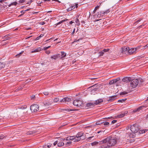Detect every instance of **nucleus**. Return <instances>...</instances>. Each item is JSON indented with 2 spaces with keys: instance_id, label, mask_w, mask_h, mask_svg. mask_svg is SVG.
Listing matches in <instances>:
<instances>
[{
  "instance_id": "nucleus-55",
  "label": "nucleus",
  "mask_w": 148,
  "mask_h": 148,
  "mask_svg": "<svg viewBox=\"0 0 148 148\" xmlns=\"http://www.w3.org/2000/svg\"><path fill=\"white\" fill-rule=\"evenodd\" d=\"M65 21V20H62V21H61L58 22V23H57V25H59V24H60L61 23H63V22H64Z\"/></svg>"
},
{
  "instance_id": "nucleus-3",
  "label": "nucleus",
  "mask_w": 148,
  "mask_h": 148,
  "mask_svg": "<svg viewBox=\"0 0 148 148\" xmlns=\"http://www.w3.org/2000/svg\"><path fill=\"white\" fill-rule=\"evenodd\" d=\"M128 128H130L131 131L134 133H136L139 130L138 125L137 124H134L133 125L128 126Z\"/></svg>"
},
{
  "instance_id": "nucleus-53",
  "label": "nucleus",
  "mask_w": 148,
  "mask_h": 148,
  "mask_svg": "<svg viewBox=\"0 0 148 148\" xmlns=\"http://www.w3.org/2000/svg\"><path fill=\"white\" fill-rule=\"evenodd\" d=\"M72 143V142H71V141H69V142H67L66 143V145H70Z\"/></svg>"
},
{
  "instance_id": "nucleus-44",
  "label": "nucleus",
  "mask_w": 148,
  "mask_h": 148,
  "mask_svg": "<svg viewBox=\"0 0 148 148\" xmlns=\"http://www.w3.org/2000/svg\"><path fill=\"white\" fill-rule=\"evenodd\" d=\"M110 49H104L103 50V51L104 52H106L108 51Z\"/></svg>"
},
{
  "instance_id": "nucleus-13",
  "label": "nucleus",
  "mask_w": 148,
  "mask_h": 148,
  "mask_svg": "<svg viewBox=\"0 0 148 148\" xmlns=\"http://www.w3.org/2000/svg\"><path fill=\"white\" fill-rule=\"evenodd\" d=\"M37 132L36 131H29L27 133V134L28 135H34L37 134Z\"/></svg>"
},
{
  "instance_id": "nucleus-35",
  "label": "nucleus",
  "mask_w": 148,
  "mask_h": 148,
  "mask_svg": "<svg viewBox=\"0 0 148 148\" xmlns=\"http://www.w3.org/2000/svg\"><path fill=\"white\" fill-rule=\"evenodd\" d=\"M104 123L102 121H98V122H97L96 123V125H100V124H101L102 123Z\"/></svg>"
},
{
  "instance_id": "nucleus-11",
  "label": "nucleus",
  "mask_w": 148,
  "mask_h": 148,
  "mask_svg": "<svg viewBox=\"0 0 148 148\" xmlns=\"http://www.w3.org/2000/svg\"><path fill=\"white\" fill-rule=\"evenodd\" d=\"M120 79L119 77H118L116 79H114L111 81L109 83V84L110 85H112L114 84L116 82L119 81Z\"/></svg>"
},
{
  "instance_id": "nucleus-46",
  "label": "nucleus",
  "mask_w": 148,
  "mask_h": 148,
  "mask_svg": "<svg viewBox=\"0 0 148 148\" xmlns=\"http://www.w3.org/2000/svg\"><path fill=\"white\" fill-rule=\"evenodd\" d=\"M23 53V52H20V53L19 54L16 55V56L17 57H18L19 56H21V55Z\"/></svg>"
},
{
  "instance_id": "nucleus-20",
  "label": "nucleus",
  "mask_w": 148,
  "mask_h": 148,
  "mask_svg": "<svg viewBox=\"0 0 148 148\" xmlns=\"http://www.w3.org/2000/svg\"><path fill=\"white\" fill-rule=\"evenodd\" d=\"M41 49L40 47H38L36 49H35L34 50H33L31 52L32 53H33L34 52H39L40 51H41Z\"/></svg>"
},
{
  "instance_id": "nucleus-37",
  "label": "nucleus",
  "mask_w": 148,
  "mask_h": 148,
  "mask_svg": "<svg viewBox=\"0 0 148 148\" xmlns=\"http://www.w3.org/2000/svg\"><path fill=\"white\" fill-rule=\"evenodd\" d=\"M99 8V6H96L95 9L93 11V12L94 13H95V12H96L97 10Z\"/></svg>"
},
{
  "instance_id": "nucleus-8",
  "label": "nucleus",
  "mask_w": 148,
  "mask_h": 148,
  "mask_svg": "<svg viewBox=\"0 0 148 148\" xmlns=\"http://www.w3.org/2000/svg\"><path fill=\"white\" fill-rule=\"evenodd\" d=\"M84 134V133L82 132H78L75 135V137L80 140L81 137L83 136Z\"/></svg>"
},
{
  "instance_id": "nucleus-17",
  "label": "nucleus",
  "mask_w": 148,
  "mask_h": 148,
  "mask_svg": "<svg viewBox=\"0 0 148 148\" xmlns=\"http://www.w3.org/2000/svg\"><path fill=\"white\" fill-rule=\"evenodd\" d=\"M10 36L9 34H8L7 35H5L4 36L3 38H4V40H3V41H5L7 40H8L10 39L11 38L10 37H9Z\"/></svg>"
},
{
  "instance_id": "nucleus-18",
  "label": "nucleus",
  "mask_w": 148,
  "mask_h": 148,
  "mask_svg": "<svg viewBox=\"0 0 148 148\" xmlns=\"http://www.w3.org/2000/svg\"><path fill=\"white\" fill-rule=\"evenodd\" d=\"M103 101V100L102 99H100L96 100L94 102V104L97 105L100 103L102 102Z\"/></svg>"
},
{
  "instance_id": "nucleus-26",
  "label": "nucleus",
  "mask_w": 148,
  "mask_h": 148,
  "mask_svg": "<svg viewBox=\"0 0 148 148\" xmlns=\"http://www.w3.org/2000/svg\"><path fill=\"white\" fill-rule=\"evenodd\" d=\"M64 145V143L62 141L58 142L57 145L59 147H61L63 146Z\"/></svg>"
},
{
  "instance_id": "nucleus-2",
  "label": "nucleus",
  "mask_w": 148,
  "mask_h": 148,
  "mask_svg": "<svg viewBox=\"0 0 148 148\" xmlns=\"http://www.w3.org/2000/svg\"><path fill=\"white\" fill-rule=\"evenodd\" d=\"M144 81V80L141 78H139L138 79H133L131 80L130 85L133 88H136L139 84L140 85Z\"/></svg>"
},
{
  "instance_id": "nucleus-45",
  "label": "nucleus",
  "mask_w": 148,
  "mask_h": 148,
  "mask_svg": "<svg viewBox=\"0 0 148 148\" xmlns=\"http://www.w3.org/2000/svg\"><path fill=\"white\" fill-rule=\"evenodd\" d=\"M25 0H19L18 2L20 3H22L25 2Z\"/></svg>"
},
{
  "instance_id": "nucleus-22",
  "label": "nucleus",
  "mask_w": 148,
  "mask_h": 148,
  "mask_svg": "<svg viewBox=\"0 0 148 148\" xmlns=\"http://www.w3.org/2000/svg\"><path fill=\"white\" fill-rule=\"evenodd\" d=\"M100 142H97V141H95L94 142H92L91 143V144L92 146H95L97 145L99 143V144H100Z\"/></svg>"
},
{
  "instance_id": "nucleus-48",
  "label": "nucleus",
  "mask_w": 148,
  "mask_h": 148,
  "mask_svg": "<svg viewBox=\"0 0 148 148\" xmlns=\"http://www.w3.org/2000/svg\"><path fill=\"white\" fill-rule=\"evenodd\" d=\"M139 133H145V131L144 130H140L139 131Z\"/></svg>"
},
{
  "instance_id": "nucleus-31",
  "label": "nucleus",
  "mask_w": 148,
  "mask_h": 148,
  "mask_svg": "<svg viewBox=\"0 0 148 148\" xmlns=\"http://www.w3.org/2000/svg\"><path fill=\"white\" fill-rule=\"evenodd\" d=\"M94 139H95V138H94V136H90V137L88 138H87V140L88 141H89L91 140H93Z\"/></svg>"
},
{
  "instance_id": "nucleus-61",
  "label": "nucleus",
  "mask_w": 148,
  "mask_h": 148,
  "mask_svg": "<svg viewBox=\"0 0 148 148\" xmlns=\"http://www.w3.org/2000/svg\"><path fill=\"white\" fill-rule=\"evenodd\" d=\"M31 97V99H32L35 98V96L34 95H32V96Z\"/></svg>"
},
{
  "instance_id": "nucleus-47",
  "label": "nucleus",
  "mask_w": 148,
  "mask_h": 148,
  "mask_svg": "<svg viewBox=\"0 0 148 148\" xmlns=\"http://www.w3.org/2000/svg\"><path fill=\"white\" fill-rule=\"evenodd\" d=\"M43 93L45 95H49V92H43Z\"/></svg>"
},
{
  "instance_id": "nucleus-42",
  "label": "nucleus",
  "mask_w": 148,
  "mask_h": 148,
  "mask_svg": "<svg viewBox=\"0 0 148 148\" xmlns=\"http://www.w3.org/2000/svg\"><path fill=\"white\" fill-rule=\"evenodd\" d=\"M103 124L105 125L108 126L109 125V123L108 122H104Z\"/></svg>"
},
{
  "instance_id": "nucleus-23",
  "label": "nucleus",
  "mask_w": 148,
  "mask_h": 148,
  "mask_svg": "<svg viewBox=\"0 0 148 148\" xmlns=\"http://www.w3.org/2000/svg\"><path fill=\"white\" fill-rule=\"evenodd\" d=\"M58 54H57L56 55H54L53 56H52L51 57V59H54L56 60L57 58H59V56Z\"/></svg>"
},
{
  "instance_id": "nucleus-51",
  "label": "nucleus",
  "mask_w": 148,
  "mask_h": 148,
  "mask_svg": "<svg viewBox=\"0 0 148 148\" xmlns=\"http://www.w3.org/2000/svg\"><path fill=\"white\" fill-rule=\"evenodd\" d=\"M140 47H141L140 46H139L137 47L136 48H134V49H136V51L138 49H140Z\"/></svg>"
},
{
  "instance_id": "nucleus-14",
  "label": "nucleus",
  "mask_w": 148,
  "mask_h": 148,
  "mask_svg": "<svg viewBox=\"0 0 148 148\" xmlns=\"http://www.w3.org/2000/svg\"><path fill=\"white\" fill-rule=\"evenodd\" d=\"M91 87L93 88H92V89L94 90L95 91L96 90L100 87V85L98 84H96L93 85L92 86H91Z\"/></svg>"
},
{
  "instance_id": "nucleus-32",
  "label": "nucleus",
  "mask_w": 148,
  "mask_h": 148,
  "mask_svg": "<svg viewBox=\"0 0 148 148\" xmlns=\"http://www.w3.org/2000/svg\"><path fill=\"white\" fill-rule=\"evenodd\" d=\"M73 140H74V142H78L80 140L78 139L76 137L75 138V136H74V138L73 139Z\"/></svg>"
},
{
  "instance_id": "nucleus-19",
  "label": "nucleus",
  "mask_w": 148,
  "mask_h": 148,
  "mask_svg": "<svg viewBox=\"0 0 148 148\" xmlns=\"http://www.w3.org/2000/svg\"><path fill=\"white\" fill-rule=\"evenodd\" d=\"M94 103H89L86 104V106L88 107L92 108L94 106Z\"/></svg>"
},
{
  "instance_id": "nucleus-52",
  "label": "nucleus",
  "mask_w": 148,
  "mask_h": 148,
  "mask_svg": "<svg viewBox=\"0 0 148 148\" xmlns=\"http://www.w3.org/2000/svg\"><path fill=\"white\" fill-rule=\"evenodd\" d=\"M72 10V9H71V8L70 7L69 8H68V9H67V11L69 12L71 10Z\"/></svg>"
},
{
  "instance_id": "nucleus-63",
  "label": "nucleus",
  "mask_w": 148,
  "mask_h": 148,
  "mask_svg": "<svg viewBox=\"0 0 148 148\" xmlns=\"http://www.w3.org/2000/svg\"><path fill=\"white\" fill-rule=\"evenodd\" d=\"M142 20V19L141 18H140V19H138V20L137 21H136V22H137V23L139 22H140V21H141Z\"/></svg>"
},
{
  "instance_id": "nucleus-30",
  "label": "nucleus",
  "mask_w": 148,
  "mask_h": 148,
  "mask_svg": "<svg viewBox=\"0 0 148 148\" xmlns=\"http://www.w3.org/2000/svg\"><path fill=\"white\" fill-rule=\"evenodd\" d=\"M27 107V106L26 105H25L24 106H20L18 107V108L20 109H24L26 108Z\"/></svg>"
},
{
  "instance_id": "nucleus-29",
  "label": "nucleus",
  "mask_w": 148,
  "mask_h": 148,
  "mask_svg": "<svg viewBox=\"0 0 148 148\" xmlns=\"http://www.w3.org/2000/svg\"><path fill=\"white\" fill-rule=\"evenodd\" d=\"M5 66V64L3 62H0V69L4 68Z\"/></svg>"
},
{
  "instance_id": "nucleus-62",
  "label": "nucleus",
  "mask_w": 148,
  "mask_h": 148,
  "mask_svg": "<svg viewBox=\"0 0 148 148\" xmlns=\"http://www.w3.org/2000/svg\"><path fill=\"white\" fill-rule=\"evenodd\" d=\"M45 24V23L44 22H41L40 23V24L41 25H43Z\"/></svg>"
},
{
  "instance_id": "nucleus-5",
  "label": "nucleus",
  "mask_w": 148,
  "mask_h": 148,
  "mask_svg": "<svg viewBox=\"0 0 148 148\" xmlns=\"http://www.w3.org/2000/svg\"><path fill=\"white\" fill-rule=\"evenodd\" d=\"M73 103L74 106L79 107L82 105L83 103V102L81 99H76L73 101Z\"/></svg>"
},
{
  "instance_id": "nucleus-43",
  "label": "nucleus",
  "mask_w": 148,
  "mask_h": 148,
  "mask_svg": "<svg viewBox=\"0 0 148 148\" xmlns=\"http://www.w3.org/2000/svg\"><path fill=\"white\" fill-rule=\"evenodd\" d=\"M25 12V11L24 10H22L21 12V14L20 15V16H21L22 15H23Z\"/></svg>"
},
{
  "instance_id": "nucleus-25",
  "label": "nucleus",
  "mask_w": 148,
  "mask_h": 148,
  "mask_svg": "<svg viewBox=\"0 0 148 148\" xmlns=\"http://www.w3.org/2000/svg\"><path fill=\"white\" fill-rule=\"evenodd\" d=\"M143 107L142 106L140 107H139L133 110V112H136L139 111L140 110H141L142 108Z\"/></svg>"
},
{
  "instance_id": "nucleus-6",
  "label": "nucleus",
  "mask_w": 148,
  "mask_h": 148,
  "mask_svg": "<svg viewBox=\"0 0 148 148\" xmlns=\"http://www.w3.org/2000/svg\"><path fill=\"white\" fill-rule=\"evenodd\" d=\"M127 53L129 55H131L135 53H136V49L134 48H131L130 49L129 47Z\"/></svg>"
},
{
  "instance_id": "nucleus-7",
  "label": "nucleus",
  "mask_w": 148,
  "mask_h": 148,
  "mask_svg": "<svg viewBox=\"0 0 148 148\" xmlns=\"http://www.w3.org/2000/svg\"><path fill=\"white\" fill-rule=\"evenodd\" d=\"M71 99L68 97H65L60 101V102H64L65 103L70 102L71 101Z\"/></svg>"
},
{
  "instance_id": "nucleus-40",
  "label": "nucleus",
  "mask_w": 148,
  "mask_h": 148,
  "mask_svg": "<svg viewBox=\"0 0 148 148\" xmlns=\"http://www.w3.org/2000/svg\"><path fill=\"white\" fill-rule=\"evenodd\" d=\"M100 15H105L106 14L105 13V11H102L100 12Z\"/></svg>"
},
{
  "instance_id": "nucleus-16",
  "label": "nucleus",
  "mask_w": 148,
  "mask_h": 148,
  "mask_svg": "<svg viewBox=\"0 0 148 148\" xmlns=\"http://www.w3.org/2000/svg\"><path fill=\"white\" fill-rule=\"evenodd\" d=\"M122 81L125 82H129L131 81V78L130 77H126L122 79Z\"/></svg>"
},
{
  "instance_id": "nucleus-10",
  "label": "nucleus",
  "mask_w": 148,
  "mask_h": 148,
  "mask_svg": "<svg viewBox=\"0 0 148 148\" xmlns=\"http://www.w3.org/2000/svg\"><path fill=\"white\" fill-rule=\"evenodd\" d=\"M58 54L59 55V58L60 59L64 58L66 55V53L63 51L61 52L60 53Z\"/></svg>"
},
{
  "instance_id": "nucleus-41",
  "label": "nucleus",
  "mask_w": 148,
  "mask_h": 148,
  "mask_svg": "<svg viewBox=\"0 0 148 148\" xmlns=\"http://www.w3.org/2000/svg\"><path fill=\"white\" fill-rule=\"evenodd\" d=\"M59 100V98H55L53 100V101L54 102H57Z\"/></svg>"
},
{
  "instance_id": "nucleus-4",
  "label": "nucleus",
  "mask_w": 148,
  "mask_h": 148,
  "mask_svg": "<svg viewBox=\"0 0 148 148\" xmlns=\"http://www.w3.org/2000/svg\"><path fill=\"white\" fill-rule=\"evenodd\" d=\"M30 109L32 112H35L39 110V106L37 104H34L30 106Z\"/></svg>"
},
{
  "instance_id": "nucleus-9",
  "label": "nucleus",
  "mask_w": 148,
  "mask_h": 148,
  "mask_svg": "<svg viewBox=\"0 0 148 148\" xmlns=\"http://www.w3.org/2000/svg\"><path fill=\"white\" fill-rule=\"evenodd\" d=\"M122 50L121 52L123 53H128L129 47H124L122 48Z\"/></svg>"
},
{
  "instance_id": "nucleus-34",
  "label": "nucleus",
  "mask_w": 148,
  "mask_h": 148,
  "mask_svg": "<svg viewBox=\"0 0 148 148\" xmlns=\"http://www.w3.org/2000/svg\"><path fill=\"white\" fill-rule=\"evenodd\" d=\"M128 93V92L126 91H123L122 92H121L120 93V95H125V94H126Z\"/></svg>"
},
{
  "instance_id": "nucleus-21",
  "label": "nucleus",
  "mask_w": 148,
  "mask_h": 148,
  "mask_svg": "<svg viewBox=\"0 0 148 148\" xmlns=\"http://www.w3.org/2000/svg\"><path fill=\"white\" fill-rule=\"evenodd\" d=\"M52 144L50 143H48L47 145H45L43 146V148H49L51 146Z\"/></svg>"
},
{
  "instance_id": "nucleus-39",
  "label": "nucleus",
  "mask_w": 148,
  "mask_h": 148,
  "mask_svg": "<svg viewBox=\"0 0 148 148\" xmlns=\"http://www.w3.org/2000/svg\"><path fill=\"white\" fill-rule=\"evenodd\" d=\"M43 36H44V35H43V34H41L40 35V36H39L38 37H37L36 38V40H39L40 39V38L41 37H42Z\"/></svg>"
},
{
  "instance_id": "nucleus-38",
  "label": "nucleus",
  "mask_w": 148,
  "mask_h": 148,
  "mask_svg": "<svg viewBox=\"0 0 148 148\" xmlns=\"http://www.w3.org/2000/svg\"><path fill=\"white\" fill-rule=\"evenodd\" d=\"M99 56H101L103 55L104 54V52L103 51H100L99 52Z\"/></svg>"
},
{
  "instance_id": "nucleus-64",
  "label": "nucleus",
  "mask_w": 148,
  "mask_h": 148,
  "mask_svg": "<svg viewBox=\"0 0 148 148\" xmlns=\"http://www.w3.org/2000/svg\"><path fill=\"white\" fill-rule=\"evenodd\" d=\"M48 49V48L47 47H45L43 48V49H44L45 50H46Z\"/></svg>"
},
{
  "instance_id": "nucleus-57",
  "label": "nucleus",
  "mask_w": 148,
  "mask_h": 148,
  "mask_svg": "<svg viewBox=\"0 0 148 148\" xmlns=\"http://www.w3.org/2000/svg\"><path fill=\"white\" fill-rule=\"evenodd\" d=\"M45 53L47 54H49L50 53V51L49 50L47 51H46Z\"/></svg>"
},
{
  "instance_id": "nucleus-56",
  "label": "nucleus",
  "mask_w": 148,
  "mask_h": 148,
  "mask_svg": "<svg viewBox=\"0 0 148 148\" xmlns=\"http://www.w3.org/2000/svg\"><path fill=\"white\" fill-rule=\"evenodd\" d=\"M58 141H55L54 142V143H53V145L54 146H55L57 144H58Z\"/></svg>"
},
{
  "instance_id": "nucleus-49",
  "label": "nucleus",
  "mask_w": 148,
  "mask_h": 148,
  "mask_svg": "<svg viewBox=\"0 0 148 148\" xmlns=\"http://www.w3.org/2000/svg\"><path fill=\"white\" fill-rule=\"evenodd\" d=\"M5 136L2 135L0 136V140L3 139L4 138Z\"/></svg>"
},
{
  "instance_id": "nucleus-24",
  "label": "nucleus",
  "mask_w": 148,
  "mask_h": 148,
  "mask_svg": "<svg viewBox=\"0 0 148 148\" xmlns=\"http://www.w3.org/2000/svg\"><path fill=\"white\" fill-rule=\"evenodd\" d=\"M74 138V136H69L67 137L66 138V140H73V139Z\"/></svg>"
},
{
  "instance_id": "nucleus-54",
  "label": "nucleus",
  "mask_w": 148,
  "mask_h": 148,
  "mask_svg": "<svg viewBox=\"0 0 148 148\" xmlns=\"http://www.w3.org/2000/svg\"><path fill=\"white\" fill-rule=\"evenodd\" d=\"M34 1V0H31L29 1H28L27 4H30L32 2Z\"/></svg>"
},
{
  "instance_id": "nucleus-36",
  "label": "nucleus",
  "mask_w": 148,
  "mask_h": 148,
  "mask_svg": "<svg viewBox=\"0 0 148 148\" xmlns=\"http://www.w3.org/2000/svg\"><path fill=\"white\" fill-rule=\"evenodd\" d=\"M127 100L126 99H120L118 100V102H121L122 103L123 102H124L125 101Z\"/></svg>"
},
{
  "instance_id": "nucleus-33",
  "label": "nucleus",
  "mask_w": 148,
  "mask_h": 148,
  "mask_svg": "<svg viewBox=\"0 0 148 148\" xmlns=\"http://www.w3.org/2000/svg\"><path fill=\"white\" fill-rule=\"evenodd\" d=\"M75 22L77 23V25L79 26L80 25V23L79 22V20L78 18H77L75 20Z\"/></svg>"
},
{
  "instance_id": "nucleus-27",
  "label": "nucleus",
  "mask_w": 148,
  "mask_h": 148,
  "mask_svg": "<svg viewBox=\"0 0 148 148\" xmlns=\"http://www.w3.org/2000/svg\"><path fill=\"white\" fill-rule=\"evenodd\" d=\"M17 4V3L16 2H12L11 4L8 5V7H10L12 5H16Z\"/></svg>"
},
{
  "instance_id": "nucleus-28",
  "label": "nucleus",
  "mask_w": 148,
  "mask_h": 148,
  "mask_svg": "<svg viewBox=\"0 0 148 148\" xmlns=\"http://www.w3.org/2000/svg\"><path fill=\"white\" fill-rule=\"evenodd\" d=\"M124 113L122 112L120 114H118L117 116L119 118H121L124 116Z\"/></svg>"
},
{
  "instance_id": "nucleus-1",
  "label": "nucleus",
  "mask_w": 148,
  "mask_h": 148,
  "mask_svg": "<svg viewBox=\"0 0 148 148\" xmlns=\"http://www.w3.org/2000/svg\"><path fill=\"white\" fill-rule=\"evenodd\" d=\"M116 143V139L112 137H109L100 142V144H103L102 146V148H111V147L114 146Z\"/></svg>"
},
{
  "instance_id": "nucleus-60",
  "label": "nucleus",
  "mask_w": 148,
  "mask_h": 148,
  "mask_svg": "<svg viewBox=\"0 0 148 148\" xmlns=\"http://www.w3.org/2000/svg\"><path fill=\"white\" fill-rule=\"evenodd\" d=\"M75 29L74 28L73 31V32H72L71 34L72 35H73L74 34V33L75 32Z\"/></svg>"
},
{
  "instance_id": "nucleus-58",
  "label": "nucleus",
  "mask_w": 148,
  "mask_h": 148,
  "mask_svg": "<svg viewBox=\"0 0 148 148\" xmlns=\"http://www.w3.org/2000/svg\"><path fill=\"white\" fill-rule=\"evenodd\" d=\"M71 9H72V10L74 9L75 8V5H72L70 7Z\"/></svg>"
},
{
  "instance_id": "nucleus-15",
  "label": "nucleus",
  "mask_w": 148,
  "mask_h": 148,
  "mask_svg": "<svg viewBox=\"0 0 148 148\" xmlns=\"http://www.w3.org/2000/svg\"><path fill=\"white\" fill-rule=\"evenodd\" d=\"M116 99V95L112 96L108 98V101L110 102L112 101H113Z\"/></svg>"
},
{
  "instance_id": "nucleus-59",
  "label": "nucleus",
  "mask_w": 148,
  "mask_h": 148,
  "mask_svg": "<svg viewBox=\"0 0 148 148\" xmlns=\"http://www.w3.org/2000/svg\"><path fill=\"white\" fill-rule=\"evenodd\" d=\"M117 122V121L116 120H113L112 121V123H116Z\"/></svg>"
},
{
  "instance_id": "nucleus-12",
  "label": "nucleus",
  "mask_w": 148,
  "mask_h": 148,
  "mask_svg": "<svg viewBox=\"0 0 148 148\" xmlns=\"http://www.w3.org/2000/svg\"><path fill=\"white\" fill-rule=\"evenodd\" d=\"M52 103V101L49 100H47L43 102L44 105L46 106H49L51 105Z\"/></svg>"
},
{
  "instance_id": "nucleus-50",
  "label": "nucleus",
  "mask_w": 148,
  "mask_h": 148,
  "mask_svg": "<svg viewBox=\"0 0 148 148\" xmlns=\"http://www.w3.org/2000/svg\"><path fill=\"white\" fill-rule=\"evenodd\" d=\"M110 12V10L109 9L105 11V12L106 14H107V13H109Z\"/></svg>"
}]
</instances>
